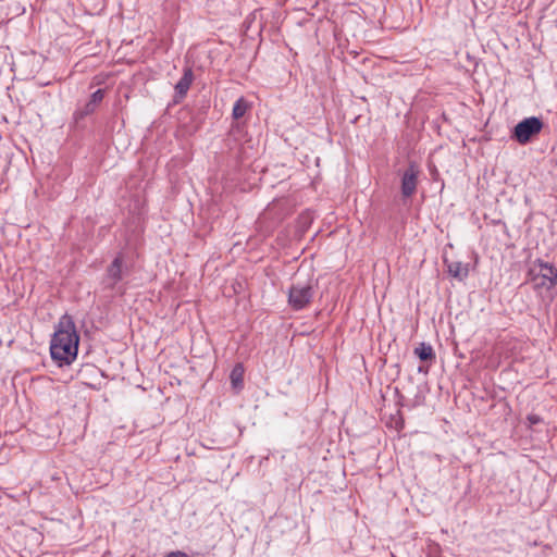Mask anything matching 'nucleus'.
I'll return each instance as SVG.
<instances>
[{
    "instance_id": "nucleus-4",
    "label": "nucleus",
    "mask_w": 557,
    "mask_h": 557,
    "mask_svg": "<svg viewBox=\"0 0 557 557\" xmlns=\"http://www.w3.org/2000/svg\"><path fill=\"white\" fill-rule=\"evenodd\" d=\"M310 284H293L288 292V304L294 310L304 309L313 298Z\"/></svg>"
},
{
    "instance_id": "nucleus-6",
    "label": "nucleus",
    "mask_w": 557,
    "mask_h": 557,
    "mask_svg": "<svg viewBox=\"0 0 557 557\" xmlns=\"http://www.w3.org/2000/svg\"><path fill=\"white\" fill-rule=\"evenodd\" d=\"M419 170L416 164L410 163L401 177V195L406 198L411 197L417 189Z\"/></svg>"
},
{
    "instance_id": "nucleus-1",
    "label": "nucleus",
    "mask_w": 557,
    "mask_h": 557,
    "mask_svg": "<svg viewBox=\"0 0 557 557\" xmlns=\"http://www.w3.org/2000/svg\"><path fill=\"white\" fill-rule=\"evenodd\" d=\"M79 336L73 319L64 314L57 326L50 343V354L52 359L60 364H70L77 356Z\"/></svg>"
},
{
    "instance_id": "nucleus-8",
    "label": "nucleus",
    "mask_w": 557,
    "mask_h": 557,
    "mask_svg": "<svg viewBox=\"0 0 557 557\" xmlns=\"http://www.w3.org/2000/svg\"><path fill=\"white\" fill-rule=\"evenodd\" d=\"M445 264L447 265L448 273L459 281H463L469 274L468 264H465L460 261L448 262L445 260Z\"/></svg>"
},
{
    "instance_id": "nucleus-13",
    "label": "nucleus",
    "mask_w": 557,
    "mask_h": 557,
    "mask_svg": "<svg viewBox=\"0 0 557 557\" xmlns=\"http://www.w3.org/2000/svg\"><path fill=\"white\" fill-rule=\"evenodd\" d=\"M528 420L532 423V424H536L539 423L540 421V417L539 416H535V414H531L528 417Z\"/></svg>"
},
{
    "instance_id": "nucleus-10",
    "label": "nucleus",
    "mask_w": 557,
    "mask_h": 557,
    "mask_svg": "<svg viewBox=\"0 0 557 557\" xmlns=\"http://www.w3.org/2000/svg\"><path fill=\"white\" fill-rule=\"evenodd\" d=\"M414 355H417L421 361H432L435 359L432 346L425 343H420L419 346L414 348Z\"/></svg>"
},
{
    "instance_id": "nucleus-9",
    "label": "nucleus",
    "mask_w": 557,
    "mask_h": 557,
    "mask_svg": "<svg viewBox=\"0 0 557 557\" xmlns=\"http://www.w3.org/2000/svg\"><path fill=\"white\" fill-rule=\"evenodd\" d=\"M193 79H194L193 70L190 67L185 69L183 76L175 85L176 95L180 96L181 98L184 97L187 94V91L193 83Z\"/></svg>"
},
{
    "instance_id": "nucleus-3",
    "label": "nucleus",
    "mask_w": 557,
    "mask_h": 557,
    "mask_svg": "<svg viewBox=\"0 0 557 557\" xmlns=\"http://www.w3.org/2000/svg\"><path fill=\"white\" fill-rule=\"evenodd\" d=\"M543 128V122L540 117L530 116L519 122L512 133V137L521 145L528 144L533 136L537 135Z\"/></svg>"
},
{
    "instance_id": "nucleus-2",
    "label": "nucleus",
    "mask_w": 557,
    "mask_h": 557,
    "mask_svg": "<svg viewBox=\"0 0 557 557\" xmlns=\"http://www.w3.org/2000/svg\"><path fill=\"white\" fill-rule=\"evenodd\" d=\"M530 273L533 275L532 282L535 289L549 290L557 285V269L548 262L535 261Z\"/></svg>"
},
{
    "instance_id": "nucleus-5",
    "label": "nucleus",
    "mask_w": 557,
    "mask_h": 557,
    "mask_svg": "<svg viewBox=\"0 0 557 557\" xmlns=\"http://www.w3.org/2000/svg\"><path fill=\"white\" fill-rule=\"evenodd\" d=\"M126 273L127 265L125 264L124 257L122 253H119L107 269L103 280L106 287L113 289Z\"/></svg>"
},
{
    "instance_id": "nucleus-12",
    "label": "nucleus",
    "mask_w": 557,
    "mask_h": 557,
    "mask_svg": "<svg viewBox=\"0 0 557 557\" xmlns=\"http://www.w3.org/2000/svg\"><path fill=\"white\" fill-rule=\"evenodd\" d=\"M249 108L248 102L244 98H239L233 107L232 115L235 120H239L245 115Z\"/></svg>"
},
{
    "instance_id": "nucleus-11",
    "label": "nucleus",
    "mask_w": 557,
    "mask_h": 557,
    "mask_svg": "<svg viewBox=\"0 0 557 557\" xmlns=\"http://www.w3.org/2000/svg\"><path fill=\"white\" fill-rule=\"evenodd\" d=\"M234 388H242L244 381V368L242 364H236L230 375Z\"/></svg>"
},
{
    "instance_id": "nucleus-7",
    "label": "nucleus",
    "mask_w": 557,
    "mask_h": 557,
    "mask_svg": "<svg viewBox=\"0 0 557 557\" xmlns=\"http://www.w3.org/2000/svg\"><path fill=\"white\" fill-rule=\"evenodd\" d=\"M103 97H104L103 89L96 90L90 96L89 101L84 106V108L76 112V116L82 119L86 115L91 114L96 110V108L99 106V103L103 100Z\"/></svg>"
}]
</instances>
